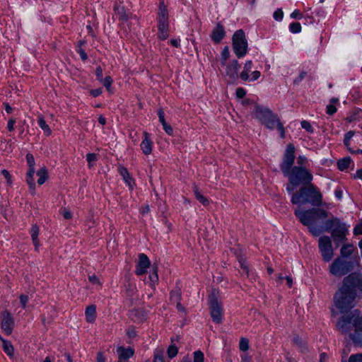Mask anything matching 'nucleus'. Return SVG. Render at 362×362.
<instances>
[{
  "label": "nucleus",
  "instance_id": "f257e3e1",
  "mask_svg": "<svg viewBox=\"0 0 362 362\" xmlns=\"http://www.w3.org/2000/svg\"><path fill=\"white\" fill-rule=\"evenodd\" d=\"M294 214L302 224L308 228L314 236H318L323 232V222L321 223L320 221L328 216L327 211L315 206L305 211L298 208L295 210Z\"/></svg>",
  "mask_w": 362,
  "mask_h": 362
},
{
  "label": "nucleus",
  "instance_id": "f03ea898",
  "mask_svg": "<svg viewBox=\"0 0 362 362\" xmlns=\"http://www.w3.org/2000/svg\"><path fill=\"white\" fill-rule=\"evenodd\" d=\"M291 203L299 206L310 204L312 206H320L322 203V195L317 188L312 183L301 186L291 197Z\"/></svg>",
  "mask_w": 362,
  "mask_h": 362
},
{
  "label": "nucleus",
  "instance_id": "7ed1b4c3",
  "mask_svg": "<svg viewBox=\"0 0 362 362\" xmlns=\"http://www.w3.org/2000/svg\"><path fill=\"white\" fill-rule=\"evenodd\" d=\"M288 177V182L286 189L288 192L294 190L298 186H304L311 184L313 175L308 172L305 168L294 166L288 170V173L284 174Z\"/></svg>",
  "mask_w": 362,
  "mask_h": 362
},
{
  "label": "nucleus",
  "instance_id": "20e7f679",
  "mask_svg": "<svg viewBox=\"0 0 362 362\" xmlns=\"http://www.w3.org/2000/svg\"><path fill=\"white\" fill-rule=\"evenodd\" d=\"M356 296V291L347 289L342 285L334 294V305L341 313L347 312L355 305Z\"/></svg>",
  "mask_w": 362,
  "mask_h": 362
},
{
  "label": "nucleus",
  "instance_id": "39448f33",
  "mask_svg": "<svg viewBox=\"0 0 362 362\" xmlns=\"http://www.w3.org/2000/svg\"><path fill=\"white\" fill-rule=\"evenodd\" d=\"M325 231L331 232L332 237L337 247L341 243L346 240L348 232L346 226L337 218H332L323 222V232Z\"/></svg>",
  "mask_w": 362,
  "mask_h": 362
},
{
  "label": "nucleus",
  "instance_id": "423d86ee",
  "mask_svg": "<svg viewBox=\"0 0 362 362\" xmlns=\"http://www.w3.org/2000/svg\"><path fill=\"white\" fill-rule=\"evenodd\" d=\"M255 117L260 120L262 124L269 129H273L276 125L281 132V138L285 137V130L283 124L276 115L269 109H263L257 106L255 112Z\"/></svg>",
  "mask_w": 362,
  "mask_h": 362
},
{
  "label": "nucleus",
  "instance_id": "0eeeda50",
  "mask_svg": "<svg viewBox=\"0 0 362 362\" xmlns=\"http://www.w3.org/2000/svg\"><path fill=\"white\" fill-rule=\"evenodd\" d=\"M209 306L212 320L216 324H220L222 321L223 307L221 297L217 290L213 289L209 295Z\"/></svg>",
  "mask_w": 362,
  "mask_h": 362
},
{
  "label": "nucleus",
  "instance_id": "6e6552de",
  "mask_svg": "<svg viewBox=\"0 0 362 362\" xmlns=\"http://www.w3.org/2000/svg\"><path fill=\"white\" fill-rule=\"evenodd\" d=\"M168 11L167 6L161 1L159 4L158 12V37L164 40L168 37Z\"/></svg>",
  "mask_w": 362,
  "mask_h": 362
},
{
  "label": "nucleus",
  "instance_id": "1a4fd4ad",
  "mask_svg": "<svg viewBox=\"0 0 362 362\" xmlns=\"http://www.w3.org/2000/svg\"><path fill=\"white\" fill-rule=\"evenodd\" d=\"M354 268L353 262L342 258H337L334 260L329 267L332 274L341 277L350 272Z\"/></svg>",
  "mask_w": 362,
  "mask_h": 362
},
{
  "label": "nucleus",
  "instance_id": "9d476101",
  "mask_svg": "<svg viewBox=\"0 0 362 362\" xmlns=\"http://www.w3.org/2000/svg\"><path fill=\"white\" fill-rule=\"evenodd\" d=\"M318 246L323 260L329 262L334 257L331 238L327 235L320 237L318 240Z\"/></svg>",
  "mask_w": 362,
  "mask_h": 362
},
{
  "label": "nucleus",
  "instance_id": "9b49d317",
  "mask_svg": "<svg viewBox=\"0 0 362 362\" xmlns=\"http://www.w3.org/2000/svg\"><path fill=\"white\" fill-rule=\"evenodd\" d=\"M342 285L347 289L362 292V275L358 273H351L343 279Z\"/></svg>",
  "mask_w": 362,
  "mask_h": 362
},
{
  "label": "nucleus",
  "instance_id": "f8f14e48",
  "mask_svg": "<svg viewBox=\"0 0 362 362\" xmlns=\"http://www.w3.org/2000/svg\"><path fill=\"white\" fill-rule=\"evenodd\" d=\"M295 146L293 144L287 146L284 156V160L281 165V169L284 174L288 173V170L292 168L295 160Z\"/></svg>",
  "mask_w": 362,
  "mask_h": 362
},
{
  "label": "nucleus",
  "instance_id": "ddd939ff",
  "mask_svg": "<svg viewBox=\"0 0 362 362\" xmlns=\"http://www.w3.org/2000/svg\"><path fill=\"white\" fill-rule=\"evenodd\" d=\"M1 329L7 334L11 335L13 332V329L14 327V320L11 316L10 312L8 310H4L1 313Z\"/></svg>",
  "mask_w": 362,
  "mask_h": 362
},
{
  "label": "nucleus",
  "instance_id": "4468645a",
  "mask_svg": "<svg viewBox=\"0 0 362 362\" xmlns=\"http://www.w3.org/2000/svg\"><path fill=\"white\" fill-rule=\"evenodd\" d=\"M97 318V308L95 305H89L85 310V319L86 322L93 324Z\"/></svg>",
  "mask_w": 362,
  "mask_h": 362
},
{
  "label": "nucleus",
  "instance_id": "2eb2a0df",
  "mask_svg": "<svg viewBox=\"0 0 362 362\" xmlns=\"http://www.w3.org/2000/svg\"><path fill=\"white\" fill-rule=\"evenodd\" d=\"M238 61L233 60L229 65L226 67V74L231 81H235L238 78Z\"/></svg>",
  "mask_w": 362,
  "mask_h": 362
},
{
  "label": "nucleus",
  "instance_id": "dca6fc26",
  "mask_svg": "<svg viewBox=\"0 0 362 362\" xmlns=\"http://www.w3.org/2000/svg\"><path fill=\"white\" fill-rule=\"evenodd\" d=\"M224 36L225 30L220 23H218L216 27L212 31L211 35V39L213 40L214 43L218 44L221 42V40L223 38Z\"/></svg>",
  "mask_w": 362,
  "mask_h": 362
},
{
  "label": "nucleus",
  "instance_id": "f3484780",
  "mask_svg": "<svg viewBox=\"0 0 362 362\" xmlns=\"http://www.w3.org/2000/svg\"><path fill=\"white\" fill-rule=\"evenodd\" d=\"M233 45H247L245 32L243 30H237L232 37Z\"/></svg>",
  "mask_w": 362,
  "mask_h": 362
},
{
  "label": "nucleus",
  "instance_id": "a211bd4d",
  "mask_svg": "<svg viewBox=\"0 0 362 362\" xmlns=\"http://www.w3.org/2000/svg\"><path fill=\"white\" fill-rule=\"evenodd\" d=\"M117 352L119 354V359L124 361L128 360L134 354V350L131 347L125 349L123 346H119L117 348Z\"/></svg>",
  "mask_w": 362,
  "mask_h": 362
},
{
  "label": "nucleus",
  "instance_id": "6ab92c4d",
  "mask_svg": "<svg viewBox=\"0 0 362 362\" xmlns=\"http://www.w3.org/2000/svg\"><path fill=\"white\" fill-rule=\"evenodd\" d=\"M40 228L37 224H34L31 227V239L35 246V249L37 250L40 246V241L38 240V235Z\"/></svg>",
  "mask_w": 362,
  "mask_h": 362
},
{
  "label": "nucleus",
  "instance_id": "aec40b11",
  "mask_svg": "<svg viewBox=\"0 0 362 362\" xmlns=\"http://www.w3.org/2000/svg\"><path fill=\"white\" fill-rule=\"evenodd\" d=\"M141 150L146 156L151 153L153 150V142L151 139H144L140 145Z\"/></svg>",
  "mask_w": 362,
  "mask_h": 362
},
{
  "label": "nucleus",
  "instance_id": "412c9836",
  "mask_svg": "<svg viewBox=\"0 0 362 362\" xmlns=\"http://www.w3.org/2000/svg\"><path fill=\"white\" fill-rule=\"evenodd\" d=\"M118 171L120 175L123 177L124 180L128 185L130 189H133V185L131 183L132 177L125 167L119 166Z\"/></svg>",
  "mask_w": 362,
  "mask_h": 362
},
{
  "label": "nucleus",
  "instance_id": "4be33fe9",
  "mask_svg": "<svg viewBox=\"0 0 362 362\" xmlns=\"http://www.w3.org/2000/svg\"><path fill=\"white\" fill-rule=\"evenodd\" d=\"M37 175L39 177L37 183L40 185H43L48 179V171L45 167L41 168L37 172Z\"/></svg>",
  "mask_w": 362,
  "mask_h": 362
},
{
  "label": "nucleus",
  "instance_id": "5701e85b",
  "mask_svg": "<svg viewBox=\"0 0 362 362\" xmlns=\"http://www.w3.org/2000/svg\"><path fill=\"white\" fill-rule=\"evenodd\" d=\"M137 266L145 269H148L150 267L151 262L146 255L141 253L139 255Z\"/></svg>",
  "mask_w": 362,
  "mask_h": 362
},
{
  "label": "nucleus",
  "instance_id": "b1692460",
  "mask_svg": "<svg viewBox=\"0 0 362 362\" xmlns=\"http://www.w3.org/2000/svg\"><path fill=\"white\" fill-rule=\"evenodd\" d=\"M0 339L1 340V341L3 343L4 351L10 357H13V354H14V348L12 346V344L10 342L7 341L6 340L4 339L1 336H0Z\"/></svg>",
  "mask_w": 362,
  "mask_h": 362
},
{
  "label": "nucleus",
  "instance_id": "393cba45",
  "mask_svg": "<svg viewBox=\"0 0 362 362\" xmlns=\"http://www.w3.org/2000/svg\"><path fill=\"white\" fill-rule=\"evenodd\" d=\"M38 124L40 127L43 130L46 136H50L52 134V129L47 124L46 121L42 117H39Z\"/></svg>",
  "mask_w": 362,
  "mask_h": 362
},
{
  "label": "nucleus",
  "instance_id": "a878e982",
  "mask_svg": "<svg viewBox=\"0 0 362 362\" xmlns=\"http://www.w3.org/2000/svg\"><path fill=\"white\" fill-rule=\"evenodd\" d=\"M355 135V132L354 131H349L348 132L346 135H345V137H344V145L346 146L348 151L351 153H355V151L350 147V139Z\"/></svg>",
  "mask_w": 362,
  "mask_h": 362
},
{
  "label": "nucleus",
  "instance_id": "bb28decb",
  "mask_svg": "<svg viewBox=\"0 0 362 362\" xmlns=\"http://www.w3.org/2000/svg\"><path fill=\"white\" fill-rule=\"evenodd\" d=\"M351 160L349 157L339 160L337 162L338 168L340 170H344L348 168L351 163Z\"/></svg>",
  "mask_w": 362,
  "mask_h": 362
},
{
  "label": "nucleus",
  "instance_id": "cd10ccee",
  "mask_svg": "<svg viewBox=\"0 0 362 362\" xmlns=\"http://www.w3.org/2000/svg\"><path fill=\"white\" fill-rule=\"evenodd\" d=\"M135 317L139 323H143L147 320V313L144 310H136L135 312Z\"/></svg>",
  "mask_w": 362,
  "mask_h": 362
},
{
  "label": "nucleus",
  "instance_id": "c85d7f7f",
  "mask_svg": "<svg viewBox=\"0 0 362 362\" xmlns=\"http://www.w3.org/2000/svg\"><path fill=\"white\" fill-rule=\"evenodd\" d=\"M148 279L151 282V286L153 289H155V283L158 281V268L157 267H153V272L152 274H150L148 276Z\"/></svg>",
  "mask_w": 362,
  "mask_h": 362
},
{
  "label": "nucleus",
  "instance_id": "c756f323",
  "mask_svg": "<svg viewBox=\"0 0 362 362\" xmlns=\"http://www.w3.org/2000/svg\"><path fill=\"white\" fill-rule=\"evenodd\" d=\"M353 252L352 245L347 244L342 246L341 249V255L342 257H349Z\"/></svg>",
  "mask_w": 362,
  "mask_h": 362
},
{
  "label": "nucleus",
  "instance_id": "7c9ffc66",
  "mask_svg": "<svg viewBox=\"0 0 362 362\" xmlns=\"http://www.w3.org/2000/svg\"><path fill=\"white\" fill-rule=\"evenodd\" d=\"M239 349L242 351H247L249 349V340L247 338H240L239 341Z\"/></svg>",
  "mask_w": 362,
  "mask_h": 362
},
{
  "label": "nucleus",
  "instance_id": "2f4dec72",
  "mask_svg": "<svg viewBox=\"0 0 362 362\" xmlns=\"http://www.w3.org/2000/svg\"><path fill=\"white\" fill-rule=\"evenodd\" d=\"M233 51L238 57H242L247 53V47H233Z\"/></svg>",
  "mask_w": 362,
  "mask_h": 362
},
{
  "label": "nucleus",
  "instance_id": "473e14b6",
  "mask_svg": "<svg viewBox=\"0 0 362 362\" xmlns=\"http://www.w3.org/2000/svg\"><path fill=\"white\" fill-rule=\"evenodd\" d=\"M178 353V349L176 346L175 345H170L168 350H167V354H168V356L170 358H174L175 356H177Z\"/></svg>",
  "mask_w": 362,
  "mask_h": 362
},
{
  "label": "nucleus",
  "instance_id": "72a5a7b5",
  "mask_svg": "<svg viewBox=\"0 0 362 362\" xmlns=\"http://www.w3.org/2000/svg\"><path fill=\"white\" fill-rule=\"evenodd\" d=\"M204 356L202 351L198 350L194 352L193 362H204Z\"/></svg>",
  "mask_w": 362,
  "mask_h": 362
},
{
  "label": "nucleus",
  "instance_id": "f704fd0d",
  "mask_svg": "<svg viewBox=\"0 0 362 362\" xmlns=\"http://www.w3.org/2000/svg\"><path fill=\"white\" fill-rule=\"evenodd\" d=\"M195 197L197 199V200L201 202L204 206H208L209 204V200L204 197L197 190L195 191Z\"/></svg>",
  "mask_w": 362,
  "mask_h": 362
},
{
  "label": "nucleus",
  "instance_id": "c9c22d12",
  "mask_svg": "<svg viewBox=\"0 0 362 362\" xmlns=\"http://www.w3.org/2000/svg\"><path fill=\"white\" fill-rule=\"evenodd\" d=\"M117 9V14L119 15V21H127L129 19V15L126 13L124 8L122 7L120 9Z\"/></svg>",
  "mask_w": 362,
  "mask_h": 362
},
{
  "label": "nucleus",
  "instance_id": "e433bc0d",
  "mask_svg": "<svg viewBox=\"0 0 362 362\" xmlns=\"http://www.w3.org/2000/svg\"><path fill=\"white\" fill-rule=\"evenodd\" d=\"M86 160L88 163V167L91 168L93 166L92 163L97 160V156L94 153H89L86 155Z\"/></svg>",
  "mask_w": 362,
  "mask_h": 362
},
{
  "label": "nucleus",
  "instance_id": "4c0bfd02",
  "mask_svg": "<svg viewBox=\"0 0 362 362\" xmlns=\"http://www.w3.org/2000/svg\"><path fill=\"white\" fill-rule=\"evenodd\" d=\"M230 52L228 47H225L221 54V63L223 65L226 64L227 59L229 58Z\"/></svg>",
  "mask_w": 362,
  "mask_h": 362
},
{
  "label": "nucleus",
  "instance_id": "58836bf2",
  "mask_svg": "<svg viewBox=\"0 0 362 362\" xmlns=\"http://www.w3.org/2000/svg\"><path fill=\"white\" fill-rule=\"evenodd\" d=\"M112 83V79L110 76H106L103 80V85L106 88L107 90L109 92L111 90Z\"/></svg>",
  "mask_w": 362,
  "mask_h": 362
},
{
  "label": "nucleus",
  "instance_id": "ea45409f",
  "mask_svg": "<svg viewBox=\"0 0 362 362\" xmlns=\"http://www.w3.org/2000/svg\"><path fill=\"white\" fill-rule=\"evenodd\" d=\"M290 30L293 33H299L301 30V25L299 23H293L290 25Z\"/></svg>",
  "mask_w": 362,
  "mask_h": 362
},
{
  "label": "nucleus",
  "instance_id": "a19ab883",
  "mask_svg": "<svg viewBox=\"0 0 362 362\" xmlns=\"http://www.w3.org/2000/svg\"><path fill=\"white\" fill-rule=\"evenodd\" d=\"M26 182H27L29 187L31 189L35 190V183L34 182L33 176H30V175H26Z\"/></svg>",
  "mask_w": 362,
  "mask_h": 362
},
{
  "label": "nucleus",
  "instance_id": "79ce46f5",
  "mask_svg": "<svg viewBox=\"0 0 362 362\" xmlns=\"http://www.w3.org/2000/svg\"><path fill=\"white\" fill-rule=\"evenodd\" d=\"M349 362H362V354H356L351 356Z\"/></svg>",
  "mask_w": 362,
  "mask_h": 362
},
{
  "label": "nucleus",
  "instance_id": "37998d69",
  "mask_svg": "<svg viewBox=\"0 0 362 362\" xmlns=\"http://www.w3.org/2000/svg\"><path fill=\"white\" fill-rule=\"evenodd\" d=\"M26 160H27V164H28V167L35 166V158H34V156L31 153H28L26 155Z\"/></svg>",
  "mask_w": 362,
  "mask_h": 362
},
{
  "label": "nucleus",
  "instance_id": "c03bdc74",
  "mask_svg": "<svg viewBox=\"0 0 362 362\" xmlns=\"http://www.w3.org/2000/svg\"><path fill=\"white\" fill-rule=\"evenodd\" d=\"M301 127L310 133L313 132V129L312 127V125L310 124V122H308L305 120L301 122Z\"/></svg>",
  "mask_w": 362,
  "mask_h": 362
},
{
  "label": "nucleus",
  "instance_id": "a18cd8bd",
  "mask_svg": "<svg viewBox=\"0 0 362 362\" xmlns=\"http://www.w3.org/2000/svg\"><path fill=\"white\" fill-rule=\"evenodd\" d=\"M293 341L295 344H296L300 347L303 346V345H304L303 340L298 335H296L293 337Z\"/></svg>",
  "mask_w": 362,
  "mask_h": 362
},
{
  "label": "nucleus",
  "instance_id": "49530a36",
  "mask_svg": "<svg viewBox=\"0 0 362 362\" xmlns=\"http://www.w3.org/2000/svg\"><path fill=\"white\" fill-rule=\"evenodd\" d=\"M284 13L281 9H277L274 13V18L276 21H280L283 18Z\"/></svg>",
  "mask_w": 362,
  "mask_h": 362
},
{
  "label": "nucleus",
  "instance_id": "de8ad7c7",
  "mask_svg": "<svg viewBox=\"0 0 362 362\" xmlns=\"http://www.w3.org/2000/svg\"><path fill=\"white\" fill-rule=\"evenodd\" d=\"M20 302L23 306V308L26 307V304L28 301V296L24 294H21L19 297Z\"/></svg>",
  "mask_w": 362,
  "mask_h": 362
},
{
  "label": "nucleus",
  "instance_id": "09e8293b",
  "mask_svg": "<svg viewBox=\"0 0 362 362\" xmlns=\"http://www.w3.org/2000/svg\"><path fill=\"white\" fill-rule=\"evenodd\" d=\"M146 272H147V269H145V268H143V267H140L136 265V270H135V274L137 276H142V275L145 274Z\"/></svg>",
  "mask_w": 362,
  "mask_h": 362
},
{
  "label": "nucleus",
  "instance_id": "8fccbe9b",
  "mask_svg": "<svg viewBox=\"0 0 362 362\" xmlns=\"http://www.w3.org/2000/svg\"><path fill=\"white\" fill-rule=\"evenodd\" d=\"M354 233L356 235L362 234V221L354 228Z\"/></svg>",
  "mask_w": 362,
  "mask_h": 362
},
{
  "label": "nucleus",
  "instance_id": "3c124183",
  "mask_svg": "<svg viewBox=\"0 0 362 362\" xmlns=\"http://www.w3.org/2000/svg\"><path fill=\"white\" fill-rule=\"evenodd\" d=\"M63 217L66 220H70V219L72 218L73 215H72L71 212L69 210H68L66 209H64L63 210Z\"/></svg>",
  "mask_w": 362,
  "mask_h": 362
},
{
  "label": "nucleus",
  "instance_id": "603ef678",
  "mask_svg": "<svg viewBox=\"0 0 362 362\" xmlns=\"http://www.w3.org/2000/svg\"><path fill=\"white\" fill-rule=\"evenodd\" d=\"M95 75L100 81H103V70L100 66H98L95 69Z\"/></svg>",
  "mask_w": 362,
  "mask_h": 362
},
{
  "label": "nucleus",
  "instance_id": "864d4df0",
  "mask_svg": "<svg viewBox=\"0 0 362 362\" xmlns=\"http://www.w3.org/2000/svg\"><path fill=\"white\" fill-rule=\"evenodd\" d=\"M88 279L90 282H92L94 284H97L99 286H101L102 284L100 279L95 275L90 276Z\"/></svg>",
  "mask_w": 362,
  "mask_h": 362
},
{
  "label": "nucleus",
  "instance_id": "5fc2aeb1",
  "mask_svg": "<svg viewBox=\"0 0 362 362\" xmlns=\"http://www.w3.org/2000/svg\"><path fill=\"white\" fill-rule=\"evenodd\" d=\"M3 176L7 180V182L11 185V176L9 172L6 170H3L1 171Z\"/></svg>",
  "mask_w": 362,
  "mask_h": 362
},
{
  "label": "nucleus",
  "instance_id": "6e6d98bb",
  "mask_svg": "<svg viewBox=\"0 0 362 362\" xmlns=\"http://www.w3.org/2000/svg\"><path fill=\"white\" fill-rule=\"evenodd\" d=\"M163 125V127L165 130V132L168 134V135H172L173 134V128L171 127L170 125L168 124L167 123H165Z\"/></svg>",
  "mask_w": 362,
  "mask_h": 362
},
{
  "label": "nucleus",
  "instance_id": "4d7b16f0",
  "mask_svg": "<svg viewBox=\"0 0 362 362\" xmlns=\"http://www.w3.org/2000/svg\"><path fill=\"white\" fill-rule=\"evenodd\" d=\"M164 362V358L163 356L162 352L160 353H156L154 355V360L153 362Z\"/></svg>",
  "mask_w": 362,
  "mask_h": 362
},
{
  "label": "nucleus",
  "instance_id": "13d9d810",
  "mask_svg": "<svg viewBox=\"0 0 362 362\" xmlns=\"http://www.w3.org/2000/svg\"><path fill=\"white\" fill-rule=\"evenodd\" d=\"M236 95L238 98H243L245 95V91L243 88H239L236 90Z\"/></svg>",
  "mask_w": 362,
  "mask_h": 362
},
{
  "label": "nucleus",
  "instance_id": "bf43d9fd",
  "mask_svg": "<svg viewBox=\"0 0 362 362\" xmlns=\"http://www.w3.org/2000/svg\"><path fill=\"white\" fill-rule=\"evenodd\" d=\"M158 117H159V120L160 122H161L162 124L166 123L165 122V117H164V112L162 109H160L158 110Z\"/></svg>",
  "mask_w": 362,
  "mask_h": 362
},
{
  "label": "nucleus",
  "instance_id": "052dcab7",
  "mask_svg": "<svg viewBox=\"0 0 362 362\" xmlns=\"http://www.w3.org/2000/svg\"><path fill=\"white\" fill-rule=\"evenodd\" d=\"M15 122H16V120L14 119H10L8 121V129L9 132L13 131Z\"/></svg>",
  "mask_w": 362,
  "mask_h": 362
},
{
  "label": "nucleus",
  "instance_id": "680f3d73",
  "mask_svg": "<svg viewBox=\"0 0 362 362\" xmlns=\"http://www.w3.org/2000/svg\"><path fill=\"white\" fill-rule=\"evenodd\" d=\"M90 93L93 97H97V96L100 95L102 93V89L101 88H98V89H95V90H90Z\"/></svg>",
  "mask_w": 362,
  "mask_h": 362
},
{
  "label": "nucleus",
  "instance_id": "e2e57ef3",
  "mask_svg": "<svg viewBox=\"0 0 362 362\" xmlns=\"http://www.w3.org/2000/svg\"><path fill=\"white\" fill-rule=\"evenodd\" d=\"M337 108L333 105H329L327 106V113L329 115H333L334 112H336Z\"/></svg>",
  "mask_w": 362,
  "mask_h": 362
},
{
  "label": "nucleus",
  "instance_id": "0e129e2a",
  "mask_svg": "<svg viewBox=\"0 0 362 362\" xmlns=\"http://www.w3.org/2000/svg\"><path fill=\"white\" fill-rule=\"evenodd\" d=\"M97 362H105V358L102 352H98L96 357Z\"/></svg>",
  "mask_w": 362,
  "mask_h": 362
},
{
  "label": "nucleus",
  "instance_id": "69168bd1",
  "mask_svg": "<svg viewBox=\"0 0 362 362\" xmlns=\"http://www.w3.org/2000/svg\"><path fill=\"white\" fill-rule=\"evenodd\" d=\"M78 53H79L81 58L83 61H85L87 59V58H88L87 54L85 52V51L83 49H79Z\"/></svg>",
  "mask_w": 362,
  "mask_h": 362
},
{
  "label": "nucleus",
  "instance_id": "338daca9",
  "mask_svg": "<svg viewBox=\"0 0 362 362\" xmlns=\"http://www.w3.org/2000/svg\"><path fill=\"white\" fill-rule=\"evenodd\" d=\"M127 335L130 338H135L137 336V333L135 329H132L127 332Z\"/></svg>",
  "mask_w": 362,
  "mask_h": 362
},
{
  "label": "nucleus",
  "instance_id": "774afa93",
  "mask_svg": "<svg viewBox=\"0 0 362 362\" xmlns=\"http://www.w3.org/2000/svg\"><path fill=\"white\" fill-rule=\"evenodd\" d=\"M251 66H252V62L251 61L247 62L244 66V71L250 72V69H251Z\"/></svg>",
  "mask_w": 362,
  "mask_h": 362
}]
</instances>
